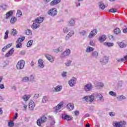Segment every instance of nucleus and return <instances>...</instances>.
I'll return each instance as SVG.
<instances>
[{
    "label": "nucleus",
    "instance_id": "nucleus-14",
    "mask_svg": "<svg viewBox=\"0 0 127 127\" xmlns=\"http://www.w3.org/2000/svg\"><path fill=\"white\" fill-rule=\"evenodd\" d=\"M35 107V104L33 100H31L29 103V109L30 111H33L34 108Z\"/></svg>",
    "mask_w": 127,
    "mask_h": 127
},
{
    "label": "nucleus",
    "instance_id": "nucleus-47",
    "mask_svg": "<svg viewBox=\"0 0 127 127\" xmlns=\"http://www.w3.org/2000/svg\"><path fill=\"white\" fill-rule=\"evenodd\" d=\"M72 63V61H67V62L65 63V65L67 67H69L70 65H71V63Z\"/></svg>",
    "mask_w": 127,
    "mask_h": 127
},
{
    "label": "nucleus",
    "instance_id": "nucleus-24",
    "mask_svg": "<svg viewBox=\"0 0 127 127\" xmlns=\"http://www.w3.org/2000/svg\"><path fill=\"white\" fill-rule=\"evenodd\" d=\"M117 43L120 48H125V47H127V45L123 42H118Z\"/></svg>",
    "mask_w": 127,
    "mask_h": 127
},
{
    "label": "nucleus",
    "instance_id": "nucleus-52",
    "mask_svg": "<svg viewBox=\"0 0 127 127\" xmlns=\"http://www.w3.org/2000/svg\"><path fill=\"white\" fill-rule=\"evenodd\" d=\"M80 35H81V36H84L86 35V31L83 30L80 33Z\"/></svg>",
    "mask_w": 127,
    "mask_h": 127
},
{
    "label": "nucleus",
    "instance_id": "nucleus-34",
    "mask_svg": "<svg viewBox=\"0 0 127 127\" xmlns=\"http://www.w3.org/2000/svg\"><path fill=\"white\" fill-rule=\"evenodd\" d=\"M126 99H127V98L124 95H121L117 97L118 101H123V100H126Z\"/></svg>",
    "mask_w": 127,
    "mask_h": 127
},
{
    "label": "nucleus",
    "instance_id": "nucleus-23",
    "mask_svg": "<svg viewBox=\"0 0 127 127\" xmlns=\"http://www.w3.org/2000/svg\"><path fill=\"white\" fill-rule=\"evenodd\" d=\"M66 108L69 111H72V110H74V105H71V103H69L67 105Z\"/></svg>",
    "mask_w": 127,
    "mask_h": 127
},
{
    "label": "nucleus",
    "instance_id": "nucleus-9",
    "mask_svg": "<svg viewBox=\"0 0 127 127\" xmlns=\"http://www.w3.org/2000/svg\"><path fill=\"white\" fill-rule=\"evenodd\" d=\"M48 14L52 16H55L57 15V9L53 8L52 9L49 10Z\"/></svg>",
    "mask_w": 127,
    "mask_h": 127
},
{
    "label": "nucleus",
    "instance_id": "nucleus-54",
    "mask_svg": "<svg viewBox=\"0 0 127 127\" xmlns=\"http://www.w3.org/2000/svg\"><path fill=\"white\" fill-rule=\"evenodd\" d=\"M123 87V82L119 81L118 83V88H122Z\"/></svg>",
    "mask_w": 127,
    "mask_h": 127
},
{
    "label": "nucleus",
    "instance_id": "nucleus-43",
    "mask_svg": "<svg viewBox=\"0 0 127 127\" xmlns=\"http://www.w3.org/2000/svg\"><path fill=\"white\" fill-rule=\"evenodd\" d=\"M11 34L13 36L16 35V34H17V31H16V29H13L11 31Z\"/></svg>",
    "mask_w": 127,
    "mask_h": 127
},
{
    "label": "nucleus",
    "instance_id": "nucleus-35",
    "mask_svg": "<svg viewBox=\"0 0 127 127\" xmlns=\"http://www.w3.org/2000/svg\"><path fill=\"white\" fill-rule=\"evenodd\" d=\"M114 33L115 34H120V33H121V29L119 28H116L114 30Z\"/></svg>",
    "mask_w": 127,
    "mask_h": 127
},
{
    "label": "nucleus",
    "instance_id": "nucleus-4",
    "mask_svg": "<svg viewBox=\"0 0 127 127\" xmlns=\"http://www.w3.org/2000/svg\"><path fill=\"white\" fill-rule=\"evenodd\" d=\"M126 124V122L125 121H121L120 122H114L113 126L115 127H125Z\"/></svg>",
    "mask_w": 127,
    "mask_h": 127
},
{
    "label": "nucleus",
    "instance_id": "nucleus-6",
    "mask_svg": "<svg viewBox=\"0 0 127 127\" xmlns=\"http://www.w3.org/2000/svg\"><path fill=\"white\" fill-rule=\"evenodd\" d=\"M83 100L86 101V102H90L92 103L94 100H95V97L94 95H91L88 96H85L83 97Z\"/></svg>",
    "mask_w": 127,
    "mask_h": 127
},
{
    "label": "nucleus",
    "instance_id": "nucleus-32",
    "mask_svg": "<svg viewBox=\"0 0 127 127\" xmlns=\"http://www.w3.org/2000/svg\"><path fill=\"white\" fill-rule=\"evenodd\" d=\"M92 57H95V58H97L99 56V53L97 51H94L92 53Z\"/></svg>",
    "mask_w": 127,
    "mask_h": 127
},
{
    "label": "nucleus",
    "instance_id": "nucleus-7",
    "mask_svg": "<svg viewBox=\"0 0 127 127\" xmlns=\"http://www.w3.org/2000/svg\"><path fill=\"white\" fill-rule=\"evenodd\" d=\"M70 53H71V51L70 49H67L66 51H64L63 53L61 55V58H64V57H66V56H68L70 55Z\"/></svg>",
    "mask_w": 127,
    "mask_h": 127
},
{
    "label": "nucleus",
    "instance_id": "nucleus-57",
    "mask_svg": "<svg viewBox=\"0 0 127 127\" xmlns=\"http://www.w3.org/2000/svg\"><path fill=\"white\" fill-rule=\"evenodd\" d=\"M18 117V114L16 113L15 115L14 116L13 120H16Z\"/></svg>",
    "mask_w": 127,
    "mask_h": 127
},
{
    "label": "nucleus",
    "instance_id": "nucleus-46",
    "mask_svg": "<svg viewBox=\"0 0 127 127\" xmlns=\"http://www.w3.org/2000/svg\"><path fill=\"white\" fill-rule=\"evenodd\" d=\"M109 94L110 95V96H112L113 97H117V93L114 91H110Z\"/></svg>",
    "mask_w": 127,
    "mask_h": 127
},
{
    "label": "nucleus",
    "instance_id": "nucleus-15",
    "mask_svg": "<svg viewBox=\"0 0 127 127\" xmlns=\"http://www.w3.org/2000/svg\"><path fill=\"white\" fill-rule=\"evenodd\" d=\"M14 52V50H13V48L11 49L8 52V53H6L5 55V57H6L7 58L9 57L10 56H11L13 54V53Z\"/></svg>",
    "mask_w": 127,
    "mask_h": 127
},
{
    "label": "nucleus",
    "instance_id": "nucleus-36",
    "mask_svg": "<svg viewBox=\"0 0 127 127\" xmlns=\"http://www.w3.org/2000/svg\"><path fill=\"white\" fill-rule=\"evenodd\" d=\"M28 81H29V77H24L22 79V82H24V83L28 82Z\"/></svg>",
    "mask_w": 127,
    "mask_h": 127
},
{
    "label": "nucleus",
    "instance_id": "nucleus-11",
    "mask_svg": "<svg viewBox=\"0 0 127 127\" xmlns=\"http://www.w3.org/2000/svg\"><path fill=\"white\" fill-rule=\"evenodd\" d=\"M77 81V78L75 77H72V79H71L68 81V84L70 87H73L74 86L75 84H76V82Z\"/></svg>",
    "mask_w": 127,
    "mask_h": 127
},
{
    "label": "nucleus",
    "instance_id": "nucleus-45",
    "mask_svg": "<svg viewBox=\"0 0 127 127\" xmlns=\"http://www.w3.org/2000/svg\"><path fill=\"white\" fill-rule=\"evenodd\" d=\"M16 21V17H14L11 18V20H10L11 23H12L13 24L14 23H15Z\"/></svg>",
    "mask_w": 127,
    "mask_h": 127
},
{
    "label": "nucleus",
    "instance_id": "nucleus-55",
    "mask_svg": "<svg viewBox=\"0 0 127 127\" xmlns=\"http://www.w3.org/2000/svg\"><path fill=\"white\" fill-rule=\"evenodd\" d=\"M109 38L110 40H115V37L113 35L109 36Z\"/></svg>",
    "mask_w": 127,
    "mask_h": 127
},
{
    "label": "nucleus",
    "instance_id": "nucleus-13",
    "mask_svg": "<svg viewBox=\"0 0 127 127\" xmlns=\"http://www.w3.org/2000/svg\"><path fill=\"white\" fill-rule=\"evenodd\" d=\"M97 33H98V30H97L96 29H94L91 31L88 36V37L89 38H93V37H94V36H95Z\"/></svg>",
    "mask_w": 127,
    "mask_h": 127
},
{
    "label": "nucleus",
    "instance_id": "nucleus-2",
    "mask_svg": "<svg viewBox=\"0 0 127 127\" xmlns=\"http://www.w3.org/2000/svg\"><path fill=\"white\" fill-rule=\"evenodd\" d=\"M24 65H25V62L23 60H21L17 63L16 68L18 70H22L24 68Z\"/></svg>",
    "mask_w": 127,
    "mask_h": 127
},
{
    "label": "nucleus",
    "instance_id": "nucleus-44",
    "mask_svg": "<svg viewBox=\"0 0 127 127\" xmlns=\"http://www.w3.org/2000/svg\"><path fill=\"white\" fill-rule=\"evenodd\" d=\"M25 34L26 35H31L32 34V31L30 29H28L26 31Z\"/></svg>",
    "mask_w": 127,
    "mask_h": 127
},
{
    "label": "nucleus",
    "instance_id": "nucleus-12",
    "mask_svg": "<svg viewBox=\"0 0 127 127\" xmlns=\"http://www.w3.org/2000/svg\"><path fill=\"white\" fill-rule=\"evenodd\" d=\"M62 118L63 119V121H67L68 122L69 121H72V118H71L70 116L66 114H63Z\"/></svg>",
    "mask_w": 127,
    "mask_h": 127
},
{
    "label": "nucleus",
    "instance_id": "nucleus-8",
    "mask_svg": "<svg viewBox=\"0 0 127 127\" xmlns=\"http://www.w3.org/2000/svg\"><path fill=\"white\" fill-rule=\"evenodd\" d=\"M63 102H61L56 107L54 108L55 113H58L60 110H61V108H62V106H63Z\"/></svg>",
    "mask_w": 127,
    "mask_h": 127
},
{
    "label": "nucleus",
    "instance_id": "nucleus-27",
    "mask_svg": "<svg viewBox=\"0 0 127 127\" xmlns=\"http://www.w3.org/2000/svg\"><path fill=\"white\" fill-rule=\"evenodd\" d=\"M97 89H102L104 87V83L102 82H98L97 84L96 85Z\"/></svg>",
    "mask_w": 127,
    "mask_h": 127
},
{
    "label": "nucleus",
    "instance_id": "nucleus-61",
    "mask_svg": "<svg viewBox=\"0 0 127 127\" xmlns=\"http://www.w3.org/2000/svg\"><path fill=\"white\" fill-rule=\"evenodd\" d=\"M74 33V31H71L68 33V34H69V36L71 37L72 35H73Z\"/></svg>",
    "mask_w": 127,
    "mask_h": 127
},
{
    "label": "nucleus",
    "instance_id": "nucleus-16",
    "mask_svg": "<svg viewBox=\"0 0 127 127\" xmlns=\"http://www.w3.org/2000/svg\"><path fill=\"white\" fill-rule=\"evenodd\" d=\"M61 2V0H54L52 1L50 3L51 5H56V4H58V3H60Z\"/></svg>",
    "mask_w": 127,
    "mask_h": 127
},
{
    "label": "nucleus",
    "instance_id": "nucleus-39",
    "mask_svg": "<svg viewBox=\"0 0 127 127\" xmlns=\"http://www.w3.org/2000/svg\"><path fill=\"white\" fill-rule=\"evenodd\" d=\"M32 43H33V40H30L27 43V47H30L31 45H32Z\"/></svg>",
    "mask_w": 127,
    "mask_h": 127
},
{
    "label": "nucleus",
    "instance_id": "nucleus-50",
    "mask_svg": "<svg viewBox=\"0 0 127 127\" xmlns=\"http://www.w3.org/2000/svg\"><path fill=\"white\" fill-rule=\"evenodd\" d=\"M70 30L68 28H64V33H67V32H68Z\"/></svg>",
    "mask_w": 127,
    "mask_h": 127
},
{
    "label": "nucleus",
    "instance_id": "nucleus-31",
    "mask_svg": "<svg viewBox=\"0 0 127 127\" xmlns=\"http://www.w3.org/2000/svg\"><path fill=\"white\" fill-rule=\"evenodd\" d=\"M76 21L73 19H71L69 21V24L70 26H74L75 25Z\"/></svg>",
    "mask_w": 127,
    "mask_h": 127
},
{
    "label": "nucleus",
    "instance_id": "nucleus-18",
    "mask_svg": "<svg viewBox=\"0 0 127 127\" xmlns=\"http://www.w3.org/2000/svg\"><path fill=\"white\" fill-rule=\"evenodd\" d=\"M96 98H98L99 101H101V102H104L105 101V99H104V97L102 96L101 94H97L96 95Z\"/></svg>",
    "mask_w": 127,
    "mask_h": 127
},
{
    "label": "nucleus",
    "instance_id": "nucleus-63",
    "mask_svg": "<svg viewBox=\"0 0 127 127\" xmlns=\"http://www.w3.org/2000/svg\"><path fill=\"white\" fill-rule=\"evenodd\" d=\"M0 89H4V85L3 84H0Z\"/></svg>",
    "mask_w": 127,
    "mask_h": 127
},
{
    "label": "nucleus",
    "instance_id": "nucleus-37",
    "mask_svg": "<svg viewBox=\"0 0 127 127\" xmlns=\"http://www.w3.org/2000/svg\"><path fill=\"white\" fill-rule=\"evenodd\" d=\"M48 101V98H47V97L44 96L43 98L42 103H43V104H45V103H47Z\"/></svg>",
    "mask_w": 127,
    "mask_h": 127
},
{
    "label": "nucleus",
    "instance_id": "nucleus-26",
    "mask_svg": "<svg viewBox=\"0 0 127 127\" xmlns=\"http://www.w3.org/2000/svg\"><path fill=\"white\" fill-rule=\"evenodd\" d=\"M25 39V37L23 36L21 38H19L16 41V43H21L23 41H24V40Z\"/></svg>",
    "mask_w": 127,
    "mask_h": 127
},
{
    "label": "nucleus",
    "instance_id": "nucleus-41",
    "mask_svg": "<svg viewBox=\"0 0 127 127\" xmlns=\"http://www.w3.org/2000/svg\"><path fill=\"white\" fill-rule=\"evenodd\" d=\"M8 33H9V31L6 30V31L5 32V36L4 37V39L6 40L7 38H8Z\"/></svg>",
    "mask_w": 127,
    "mask_h": 127
},
{
    "label": "nucleus",
    "instance_id": "nucleus-49",
    "mask_svg": "<svg viewBox=\"0 0 127 127\" xmlns=\"http://www.w3.org/2000/svg\"><path fill=\"white\" fill-rule=\"evenodd\" d=\"M109 12H113V13H115V12H117V9H116L115 8L110 9L109 10Z\"/></svg>",
    "mask_w": 127,
    "mask_h": 127
},
{
    "label": "nucleus",
    "instance_id": "nucleus-1",
    "mask_svg": "<svg viewBox=\"0 0 127 127\" xmlns=\"http://www.w3.org/2000/svg\"><path fill=\"white\" fill-rule=\"evenodd\" d=\"M44 20V17H39L35 19L34 22L31 26V28L35 30L39 28L40 26V23L43 22Z\"/></svg>",
    "mask_w": 127,
    "mask_h": 127
},
{
    "label": "nucleus",
    "instance_id": "nucleus-30",
    "mask_svg": "<svg viewBox=\"0 0 127 127\" xmlns=\"http://www.w3.org/2000/svg\"><path fill=\"white\" fill-rule=\"evenodd\" d=\"M103 44L105 46H108V47H112V46H114V43H113L105 42Z\"/></svg>",
    "mask_w": 127,
    "mask_h": 127
},
{
    "label": "nucleus",
    "instance_id": "nucleus-21",
    "mask_svg": "<svg viewBox=\"0 0 127 127\" xmlns=\"http://www.w3.org/2000/svg\"><path fill=\"white\" fill-rule=\"evenodd\" d=\"M106 39H107V36L105 35H103L99 37V40L100 42H104Z\"/></svg>",
    "mask_w": 127,
    "mask_h": 127
},
{
    "label": "nucleus",
    "instance_id": "nucleus-51",
    "mask_svg": "<svg viewBox=\"0 0 127 127\" xmlns=\"http://www.w3.org/2000/svg\"><path fill=\"white\" fill-rule=\"evenodd\" d=\"M109 115L110 117H115L116 116V113L115 112H110Z\"/></svg>",
    "mask_w": 127,
    "mask_h": 127
},
{
    "label": "nucleus",
    "instance_id": "nucleus-38",
    "mask_svg": "<svg viewBox=\"0 0 127 127\" xmlns=\"http://www.w3.org/2000/svg\"><path fill=\"white\" fill-rule=\"evenodd\" d=\"M8 127H14V123L13 122V121H10L8 122Z\"/></svg>",
    "mask_w": 127,
    "mask_h": 127
},
{
    "label": "nucleus",
    "instance_id": "nucleus-42",
    "mask_svg": "<svg viewBox=\"0 0 127 127\" xmlns=\"http://www.w3.org/2000/svg\"><path fill=\"white\" fill-rule=\"evenodd\" d=\"M16 15H17V16H18V17H20V16H21V15H22V12H21V11L20 10H17Z\"/></svg>",
    "mask_w": 127,
    "mask_h": 127
},
{
    "label": "nucleus",
    "instance_id": "nucleus-56",
    "mask_svg": "<svg viewBox=\"0 0 127 127\" xmlns=\"http://www.w3.org/2000/svg\"><path fill=\"white\" fill-rule=\"evenodd\" d=\"M71 36H70V34H68L66 36H65V40H68L69 38H70Z\"/></svg>",
    "mask_w": 127,
    "mask_h": 127
},
{
    "label": "nucleus",
    "instance_id": "nucleus-22",
    "mask_svg": "<svg viewBox=\"0 0 127 127\" xmlns=\"http://www.w3.org/2000/svg\"><path fill=\"white\" fill-rule=\"evenodd\" d=\"M43 61L41 59H39L38 60L39 67H40V68L44 67V64H43Z\"/></svg>",
    "mask_w": 127,
    "mask_h": 127
},
{
    "label": "nucleus",
    "instance_id": "nucleus-59",
    "mask_svg": "<svg viewBox=\"0 0 127 127\" xmlns=\"http://www.w3.org/2000/svg\"><path fill=\"white\" fill-rule=\"evenodd\" d=\"M12 46V44L11 43V44H8V45H7L6 46V47L7 48H10V47H11V46Z\"/></svg>",
    "mask_w": 127,
    "mask_h": 127
},
{
    "label": "nucleus",
    "instance_id": "nucleus-10",
    "mask_svg": "<svg viewBox=\"0 0 127 127\" xmlns=\"http://www.w3.org/2000/svg\"><path fill=\"white\" fill-rule=\"evenodd\" d=\"M100 62L103 65L108 64V62H109V57H104L102 59H100Z\"/></svg>",
    "mask_w": 127,
    "mask_h": 127
},
{
    "label": "nucleus",
    "instance_id": "nucleus-19",
    "mask_svg": "<svg viewBox=\"0 0 127 127\" xmlns=\"http://www.w3.org/2000/svg\"><path fill=\"white\" fill-rule=\"evenodd\" d=\"M94 48L92 47L88 46L86 48V52H87V53H90L91 52H93V51H94Z\"/></svg>",
    "mask_w": 127,
    "mask_h": 127
},
{
    "label": "nucleus",
    "instance_id": "nucleus-3",
    "mask_svg": "<svg viewBox=\"0 0 127 127\" xmlns=\"http://www.w3.org/2000/svg\"><path fill=\"white\" fill-rule=\"evenodd\" d=\"M47 121V118L45 117V116H43L40 119H38L37 121V125L39 126V127H41V124H43L46 122Z\"/></svg>",
    "mask_w": 127,
    "mask_h": 127
},
{
    "label": "nucleus",
    "instance_id": "nucleus-53",
    "mask_svg": "<svg viewBox=\"0 0 127 127\" xmlns=\"http://www.w3.org/2000/svg\"><path fill=\"white\" fill-rule=\"evenodd\" d=\"M116 60L117 61H118V62H121V61H122V62H125V60L124 59V58L117 59Z\"/></svg>",
    "mask_w": 127,
    "mask_h": 127
},
{
    "label": "nucleus",
    "instance_id": "nucleus-58",
    "mask_svg": "<svg viewBox=\"0 0 127 127\" xmlns=\"http://www.w3.org/2000/svg\"><path fill=\"white\" fill-rule=\"evenodd\" d=\"M66 74H67V72H63L62 73V75L63 77H66V76H67Z\"/></svg>",
    "mask_w": 127,
    "mask_h": 127
},
{
    "label": "nucleus",
    "instance_id": "nucleus-29",
    "mask_svg": "<svg viewBox=\"0 0 127 127\" xmlns=\"http://www.w3.org/2000/svg\"><path fill=\"white\" fill-rule=\"evenodd\" d=\"M62 90V86L58 85L55 88V92H60Z\"/></svg>",
    "mask_w": 127,
    "mask_h": 127
},
{
    "label": "nucleus",
    "instance_id": "nucleus-20",
    "mask_svg": "<svg viewBox=\"0 0 127 127\" xmlns=\"http://www.w3.org/2000/svg\"><path fill=\"white\" fill-rule=\"evenodd\" d=\"M30 97V95L26 94L22 97V99H23V100H24L25 102H27V101H28V100H29Z\"/></svg>",
    "mask_w": 127,
    "mask_h": 127
},
{
    "label": "nucleus",
    "instance_id": "nucleus-60",
    "mask_svg": "<svg viewBox=\"0 0 127 127\" xmlns=\"http://www.w3.org/2000/svg\"><path fill=\"white\" fill-rule=\"evenodd\" d=\"M58 49L59 50V52H62V51H63V47H61L59 48Z\"/></svg>",
    "mask_w": 127,
    "mask_h": 127
},
{
    "label": "nucleus",
    "instance_id": "nucleus-40",
    "mask_svg": "<svg viewBox=\"0 0 127 127\" xmlns=\"http://www.w3.org/2000/svg\"><path fill=\"white\" fill-rule=\"evenodd\" d=\"M1 8L4 10H5V9H6V5H5V4H2L0 5V10Z\"/></svg>",
    "mask_w": 127,
    "mask_h": 127
},
{
    "label": "nucleus",
    "instance_id": "nucleus-25",
    "mask_svg": "<svg viewBox=\"0 0 127 127\" xmlns=\"http://www.w3.org/2000/svg\"><path fill=\"white\" fill-rule=\"evenodd\" d=\"M45 57H46L47 59L50 61V62H53L54 60L52 59V57L51 55H49L48 54H46L45 55Z\"/></svg>",
    "mask_w": 127,
    "mask_h": 127
},
{
    "label": "nucleus",
    "instance_id": "nucleus-62",
    "mask_svg": "<svg viewBox=\"0 0 127 127\" xmlns=\"http://www.w3.org/2000/svg\"><path fill=\"white\" fill-rule=\"evenodd\" d=\"M56 123V122H55V120H53L52 122L51 123V126H54Z\"/></svg>",
    "mask_w": 127,
    "mask_h": 127
},
{
    "label": "nucleus",
    "instance_id": "nucleus-5",
    "mask_svg": "<svg viewBox=\"0 0 127 127\" xmlns=\"http://www.w3.org/2000/svg\"><path fill=\"white\" fill-rule=\"evenodd\" d=\"M92 89H93V85H92L91 83H87L84 87V90L85 92H89Z\"/></svg>",
    "mask_w": 127,
    "mask_h": 127
},
{
    "label": "nucleus",
    "instance_id": "nucleus-28",
    "mask_svg": "<svg viewBox=\"0 0 127 127\" xmlns=\"http://www.w3.org/2000/svg\"><path fill=\"white\" fill-rule=\"evenodd\" d=\"M29 78V81H30V82H31L32 83H33V82H35V77L34 76V75L31 74Z\"/></svg>",
    "mask_w": 127,
    "mask_h": 127
},
{
    "label": "nucleus",
    "instance_id": "nucleus-48",
    "mask_svg": "<svg viewBox=\"0 0 127 127\" xmlns=\"http://www.w3.org/2000/svg\"><path fill=\"white\" fill-rule=\"evenodd\" d=\"M22 47V44L18 43V44L16 45V48H21Z\"/></svg>",
    "mask_w": 127,
    "mask_h": 127
},
{
    "label": "nucleus",
    "instance_id": "nucleus-17",
    "mask_svg": "<svg viewBox=\"0 0 127 127\" xmlns=\"http://www.w3.org/2000/svg\"><path fill=\"white\" fill-rule=\"evenodd\" d=\"M12 14H13V12L12 11V10H10V11H8V12H7L5 14L6 19H8V18H9V17H10V16H11V15H12Z\"/></svg>",
    "mask_w": 127,
    "mask_h": 127
},
{
    "label": "nucleus",
    "instance_id": "nucleus-33",
    "mask_svg": "<svg viewBox=\"0 0 127 127\" xmlns=\"http://www.w3.org/2000/svg\"><path fill=\"white\" fill-rule=\"evenodd\" d=\"M99 7H100L101 9H105V7H106V6L104 4L103 1L99 2Z\"/></svg>",
    "mask_w": 127,
    "mask_h": 127
},
{
    "label": "nucleus",
    "instance_id": "nucleus-64",
    "mask_svg": "<svg viewBox=\"0 0 127 127\" xmlns=\"http://www.w3.org/2000/svg\"><path fill=\"white\" fill-rule=\"evenodd\" d=\"M123 32L124 33H127V28H126L123 29Z\"/></svg>",
    "mask_w": 127,
    "mask_h": 127
}]
</instances>
